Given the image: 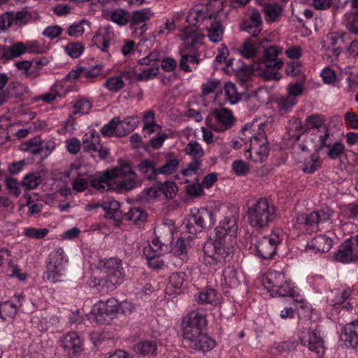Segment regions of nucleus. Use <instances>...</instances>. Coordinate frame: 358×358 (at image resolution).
<instances>
[{"label": "nucleus", "mask_w": 358, "mask_h": 358, "mask_svg": "<svg viewBox=\"0 0 358 358\" xmlns=\"http://www.w3.org/2000/svg\"><path fill=\"white\" fill-rule=\"evenodd\" d=\"M297 102V98H292L287 95L278 97L275 101L278 112L281 115L291 112Z\"/></svg>", "instance_id": "38"}, {"label": "nucleus", "mask_w": 358, "mask_h": 358, "mask_svg": "<svg viewBox=\"0 0 358 358\" xmlns=\"http://www.w3.org/2000/svg\"><path fill=\"white\" fill-rule=\"evenodd\" d=\"M169 241L156 236L152 241V245L144 248L143 252L150 268L159 270L165 266V263L159 257L170 250Z\"/></svg>", "instance_id": "7"}, {"label": "nucleus", "mask_w": 358, "mask_h": 358, "mask_svg": "<svg viewBox=\"0 0 358 358\" xmlns=\"http://www.w3.org/2000/svg\"><path fill=\"white\" fill-rule=\"evenodd\" d=\"M313 310L311 305L306 300L296 301L294 300L292 306L286 307L282 310V313H308Z\"/></svg>", "instance_id": "46"}, {"label": "nucleus", "mask_w": 358, "mask_h": 358, "mask_svg": "<svg viewBox=\"0 0 358 358\" xmlns=\"http://www.w3.org/2000/svg\"><path fill=\"white\" fill-rule=\"evenodd\" d=\"M120 304L117 299L110 298L106 301H99L94 305L90 313H120Z\"/></svg>", "instance_id": "29"}, {"label": "nucleus", "mask_w": 358, "mask_h": 358, "mask_svg": "<svg viewBox=\"0 0 358 358\" xmlns=\"http://www.w3.org/2000/svg\"><path fill=\"white\" fill-rule=\"evenodd\" d=\"M282 236L278 232H272L262 237L255 245L256 255L262 260L273 259L277 254V248L282 243Z\"/></svg>", "instance_id": "6"}, {"label": "nucleus", "mask_w": 358, "mask_h": 358, "mask_svg": "<svg viewBox=\"0 0 358 358\" xmlns=\"http://www.w3.org/2000/svg\"><path fill=\"white\" fill-rule=\"evenodd\" d=\"M229 55V50L228 48L225 45L222 44L221 48H219V52L215 57V60L220 64L226 63L227 66H232L234 64V59H227Z\"/></svg>", "instance_id": "63"}, {"label": "nucleus", "mask_w": 358, "mask_h": 358, "mask_svg": "<svg viewBox=\"0 0 358 358\" xmlns=\"http://www.w3.org/2000/svg\"><path fill=\"white\" fill-rule=\"evenodd\" d=\"M282 49L271 45L264 50V58L252 66V71H259V74L267 80H279L280 76L275 69L282 67L283 62L277 57L281 53Z\"/></svg>", "instance_id": "4"}, {"label": "nucleus", "mask_w": 358, "mask_h": 358, "mask_svg": "<svg viewBox=\"0 0 358 358\" xmlns=\"http://www.w3.org/2000/svg\"><path fill=\"white\" fill-rule=\"evenodd\" d=\"M211 13L214 12L209 9L208 4L206 7L203 6H196L189 11L186 17V22L190 26H196L199 23H203L205 24L208 15Z\"/></svg>", "instance_id": "23"}, {"label": "nucleus", "mask_w": 358, "mask_h": 358, "mask_svg": "<svg viewBox=\"0 0 358 358\" xmlns=\"http://www.w3.org/2000/svg\"><path fill=\"white\" fill-rule=\"evenodd\" d=\"M23 150L31 152L33 155H40L41 156V138L40 136H36L23 145Z\"/></svg>", "instance_id": "53"}, {"label": "nucleus", "mask_w": 358, "mask_h": 358, "mask_svg": "<svg viewBox=\"0 0 358 358\" xmlns=\"http://www.w3.org/2000/svg\"><path fill=\"white\" fill-rule=\"evenodd\" d=\"M115 171H110L109 169L98 173L91 181L92 187L101 192L114 189L115 188L112 186V182L115 179Z\"/></svg>", "instance_id": "19"}, {"label": "nucleus", "mask_w": 358, "mask_h": 358, "mask_svg": "<svg viewBox=\"0 0 358 358\" xmlns=\"http://www.w3.org/2000/svg\"><path fill=\"white\" fill-rule=\"evenodd\" d=\"M138 169L143 174H147L148 180H155L159 175L156 164L150 159L143 160L137 166Z\"/></svg>", "instance_id": "39"}, {"label": "nucleus", "mask_w": 358, "mask_h": 358, "mask_svg": "<svg viewBox=\"0 0 358 358\" xmlns=\"http://www.w3.org/2000/svg\"><path fill=\"white\" fill-rule=\"evenodd\" d=\"M344 34H339L338 32L329 33L325 36V40L323 41L322 48L329 50L331 48L336 46L339 40L343 41Z\"/></svg>", "instance_id": "56"}, {"label": "nucleus", "mask_w": 358, "mask_h": 358, "mask_svg": "<svg viewBox=\"0 0 358 358\" xmlns=\"http://www.w3.org/2000/svg\"><path fill=\"white\" fill-rule=\"evenodd\" d=\"M122 123L127 126L126 130H119L118 136H123L135 129L139 124V119L137 116L128 117L124 119Z\"/></svg>", "instance_id": "55"}, {"label": "nucleus", "mask_w": 358, "mask_h": 358, "mask_svg": "<svg viewBox=\"0 0 358 358\" xmlns=\"http://www.w3.org/2000/svg\"><path fill=\"white\" fill-rule=\"evenodd\" d=\"M222 276L225 285L230 288H236L240 285L237 271L232 266H228L224 269Z\"/></svg>", "instance_id": "42"}, {"label": "nucleus", "mask_w": 358, "mask_h": 358, "mask_svg": "<svg viewBox=\"0 0 358 358\" xmlns=\"http://www.w3.org/2000/svg\"><path fill=\"white\" fill-rule=\"evenodd\" d=\"M341 340L347 348H355L358 345V321H353L344 327Z\"/></svg>", "instance_id": "20"}, {"label": "nucleus", "mask_w": 358, "mask_h": 358, "mask_svg": "<svg viewBox=\"0 0 358 358\" xmlns=\"http://www.w3.org/2000/svg\"><path fill=\"white\" fill-rule=\"evenodd\" d=\"M216 222V217L213 211L201 208L196 210L189 218L185 219L182 223L183 229L189 236L187 238L194 237L198 232L208 229L213 227Z\"/></svg>", "instance_id": "5"}, {"label": "nucleus", "mask_w": 358, "mask_h": 358, "mask_svg": "<svg viewBox=\"0 0 358 358\" xmlns=\"http://www.w3.org/2000/svg\"><path fill=\"white\" fill-rule=\"evenodd\" d=\"M109 91L117 92L124 88L125 84L120 76L108 78L103 85Z\"/></svg>", "instance_id": "52"}, {"label": "nucleus", "mask_w": 358, "mask_h": 358, "mask_svg": "<svg viewBox=\"0 0 358 358\" xmlns=\"http://www.w3.org/2000/svg\"><path fill=\"white\" fill-rule=\"evenodd\" d=\"M236 71V76L240 85L244 87L246 82L250 78V69L245 64H242L237 69H234Z\"/></svg>", "instance_id": "57"}, {"label": "nucleus", "mask_w": 358, "mask_h": 358, "mask_svg": "<svg viewBox=\"0 0 358 358\" xmlns=\"http://www.w3.org/2000/svg\"><path fill=\"white\" fill-rule=\"evenodd\" d=\"M182 37L186 48L191 49L196 48L197 45L202 43L203 35L194 31H184Z\"/></svg>", "instance_id": "41"}, {"label": "nucleus", "mask_w": 358, "mask_h": 358, "mask_svg": "<svg viewBox=\"0 0 358 358\" xmlns=\"http://www.w3.org/2000/svg\"><path fill=\"white\" fill-rule=\"evenodd\" d=\"M132 350L139 357H154L157 353V343L149 339L140 341L132 346Z\"/></svg>", "instance_id": "22"}, {"label": "nucleus", "mask_w": 358, "mask_h": 358, "mask_svg": "<svg viewBox=\"0 0 358 358\" xmlns=\"http://www.w3.org/2000/svg\"><path fill=\"white\" fill-rule=\"evenodd\" d=\"M121 120L119 117H113L108 123L106 124L101 129L104 136H112L115 134L118 136V131L120 130Z\"/></svg>", "instance_id": "49"}, {"label": "nucleus", "mask_w": 358, "mask_h": 358, "mask_svg": "<svg viewBox=\"0 0 358 358\" xmlns=\"http://www.w3.org/2000/svg\"><path fill=\"white\" fill-rule=\"evenodd\" d=\"M0 49L2 50L1 58L5 60H11L26 52V48L22 42L13 43L10 46L0 45Z\"/></svg>", "instance_id": "31"}, {"label": "nucleus", "mask_w": 358, "mask_h": 358, "mask_svg": "<svg viewBox=\"0 0 358 358\" xmlns=\"http://www.w3.org/2000/svg\"><path fill=\"white\" fill-rule=\"evenodd\" d=\"M335 260L343 264L356 262L358 260V250L354 246L350 238L345 240L334 254Z\"/></svg>", "instance_id": "14"}, {"label": "nucleus", "mask_w": 358, "mask_h": 358, "mask_svg": "<svg viewBox=\"0 0 358 358\" xmlns=\"http://www.w3.org/2000/svg\"><path fill=\"white\" fill-rule=\"evenodd\" d=\"M305 127L307 132L313 130L312 134L315 136L317 142H320V146L326 145L330 129L325 124L322 115L313 114L307 117L305 120Z\"/></svg>", "instance_id": "10"}, {"label": "nucleus", "mask_w": 358, "mask_h": 358, "mask_svg": "<svg viewBox=\"0 0 358 358\" xmlns=\"http://www.w3.org/2000/svg\"><path fill=\"white\" fill-rule=\"evenodd\" d=\"M159 187H161V192L169 199L175 197L178 191V187L173 181L159 182Z\"/></svg>", "instance_id": "51"}, {"label": "nucleus", "mask_w": 358, "mask_h": 358, "mask_svg": "<svg viewBox=\"0 0 358 358\" xmlns=\"http://www.w3.org/2000/svg\"><path fill=\"white\" fill-rule=\"evenodd\" d=\"M237 218L225 217L215 228V238L208 240L203 245V262L210 266H222L226 259L233 253L238 231Z\"/></svg>", "instance_id": "1"}, {"label": "nucleus", "mask_w": 358, "mask_h": 358, "mask_svg": "<svg viewBox=\"0 0 358 358\" xmlns=\"http://www.w3.org/2000/svg\"><path fill=\"white\" fill-rule=\"evenodd\" d=\"M333 241L325 235H318L306 245V250H315V252H327L332 247Z\"/></svg>", "instance_id": "30"}, {"label": "nucleus", "mask_w": 358, "mask_h": 358, "mask_svg": "<svg viewBox=\"0 0 358 358\" xmlns=\"http://www.w3.org/2000/svg\"><path fill=\"white\" fill-rule=\"evenodd\" d=\"M218 13H211L208 15L204 24L208 31V36L210 41L218 43L222 40L224 28L217 17Z\"/></svg>", "instance_id": "13"}, {"label": "nucleus", "mask_w": 358, "mask_h": 358, "mask_svg": "<svg viewBox=\"0 0 358 358\" xmlns=\"http://www.w3.org/2000/svg\"><path fill=\"white\" fill-rule=\"evenodd\" d=\"M206 326L207 320L204 315H185L181 323L184 341L203 332Z\"/></svg>", "instance_id": "9"}, {"label": "nucleus", "mask_w": 358, "mask_h": 358, "mask_svg": "<svg viewBox=\"0 0 358 358\" xmlns=\"http://www.w3.org/2000/svg\"><path fill=\"white\" fill-rule=\"evenodd\" d=\"M148 19V12L143 10H137L133 13L131 17H129V22L137 34L142 35L148 29L145 22Z\"/></svg>", "instance_id": "26"}, {"label": "nucleus", "mask_w": 358, "mask_h": 358, "mask_svg": "<svg viewBox=\"0 0 358 358\" xmlns=\"http://www.w3.org/2000/svg\"><path fill=\"white\" fill-rule=\"evenodd\" d=\"M285 275L282 272L273 271L270 273L264 279L263 284L264 287L273 295V292L277 287H279L285 282Z\"/></svg>", "instance_id": "32"}, {"label": "nucleus", "mask_w": 358, "mask_h": 358, "mask_svg": "<svg viewBox=\"0 0 358 358\" xmlns=\"http://www.w3.org/2000/svg\"><path fill=\"white\" fill-rule=\"evenodd\" d=\"M159 73L157 66L144 69L141 73H138L137 80L138 81H147L154 78Z\"/></svg>", "instance_id": "64"}, {"label": "nucleus", "mask_w": 358, "mask_h": 358, "mask_svg": "<svg viewBox=\"0 0 358 358\" xmlns=\"http://www.w3.org/2000/svg\"><path fill=\"white\" fill-rule=\"evenodd\" d=\"M120 204L117 201L103 203L101 208L106 212V217L113 219L120 222L123 218L122 211L120 210Z\"/></svg>", "instance_id": "35"}, {"label": "nucleus", "mask_w": 358, "mask_h": 358, "mask_svg": "<svg viewBox=\"0 0 358 358\" xmlns=\"http://www.w3.org/2000/svg\"><path fill=\"white\" fill-rule=\"evenodd\" d=\"M137 179L138 178H127V176H124L122 180H119L116 182L117 187L119 190H123L126 192L130 191L136 187Z\"/></svg>", "instance_id": "59"}, {"label": "nucleus", "mask_w": 358, "mask_h": 358, "mask_svg": "<svg viewBox=\"0 0 358 358\" xmlns=\"http://www.w3.org/2000/svg\"><path fill=\"white\" fill-rule=\"evenodd\" d=\"M332 134H329L326 145L320 146V142H316L314 145V150L315 152L323 150L324 148H328L327 152V156L330 159H336L340 158L345 154V148L344 144L341 141H336L333 143L331 140Z\"/></svg>", "instance_id": "16"}, {"label": "nucleus", "mask_w": 358, "mask_h": 358, "mask_svg": "<svg viewBox=\"0 0 358 358\" xmlns=\"http://www.w3.org/2000/svg\"><path fill=\"white\" fill-rule=\"evenodd\" d=\"M277 216V208L266 197H260L247 202V222L256 230L268 228L276 220Z\"/></svg>", "instance_id": "3"}, {"label": "nucleus", "mask_w": 358, "mask_h": 358, "mask_svg": "<svg viewBox=\"0 0 358 358\" xmlns=\"http://www.w3.org/2000/svg\"><path fill=\"white\" fill-rule=\"evenodd\" d=\"M322 166L321 158L315 153L306 158L303 162L302 170L306 173H313Z\"/></svg>", "instance_id": "45"}, {"label": "nucleus", "mask_w": 358, "mask_h": 358, "mask_svg": "<svg viewBox=\"0 0 358 358\" xmlns=\"http://www.w3.org/2000/svg\"><path fill=\"white\" fill-rule=\"evenodd\" d=\"M241 29L256 38L262 30V18L260 12L253 9L241 24Z\"/></svg>", "instance_id": "12"}, {"label": "nucleus", "mask_w": 358, "mask_h": 358, "mask_svg": "<svg viewBox=\"0 0 358 358\" xmlns=\"http://www.w3.org/2000/svg\"><path fill=\"white\" fill-rule=\"evenodd\" d=\"M195 299L200 304H210L211 306L220 305L222 301L221 294L213 288H206L195 295Z\"/></svg>", "instance_id": "28"}, {"label": "nucleus", "mask_w": 358, "mask_h": 358, "mask_svg": "<svg viewBox=\"0 0 358 358\" xmlns=\"http://www.w3.org/2000/svg\"><path fill=\"white\" fill-rule=\"evenodd\" d=\"M224 92L227 99L231 104H236L239 102L245 94L243 92H238L236 85L231 82H228L225 84Z\"/></svg>", "instance_id": "44"}, {"label": "nucleus", "mask_w": 358, "mask_h": 358, "mask_svg": "<svg viewBox=\"0 0 358 358\" xmlns=\"http://www.w3.org/2000/svg\"><path fill=\"white\" fill-rule=\"evenodd\" d=\"M124 216L127 220L137 223L138 222H144L147 219V213L142 208L133 207Z\"/></svg>", "instance_id": "50"}, {"label": "nucleus", "mask_w": 358, "mask_h": 358, "mask_svg": "<svg viewBox=\"0 0 358 358\" xmlns=\"http://www.w3.org/2000/svg\"><path fill=\"white\" fill-rule=\"evenodd\" d=\"M23 85L18 81H13L9 83L7 88L5 90V92L7 96L10 97H20L22 94V90Z\"/></svg>", "instance_id": "62"}, {"label": "nucleus", "mask_w": 358, "mask_h": 358, "mask_svg": "<svg viewBox=\"0 0 358 358\" xmlns=\"http://www.w3.org/2000/svg\"><path fill=\"white\" fill-rule=\"evenodd\" d=\"M110 171H115V178L121 176H127L128 174L131 175V177L138 178L136 173L129 163H121L120 167L113 169Z\"/></svg>", "instance_id": "61"}, {"label": "nucleus", "mask_w": 358, "mask_h": 358, "mask_svg": "<svg viewBox=\"0 0 358 358\" xmlns=\"http://www.w3.org/2000/svg\"><path fill=\"white\" fill-rule=\"evenodd\" d=\"M39 16L36 13H30L27 10H19L13 13L14 24L22 27L32 21L36 20Z\"/></svg>", "instance_id": "43"}, {"label": "nucleus", "mask_w": 358, "mask_h": 358, "mask_svg": "<svg viewBox=\"0 0 358 358\" xmlns=\"http://www.w3.org/2000/svg\"><path fill=\"white\" fill-rule=\"evenodd\" d=\"M184 152L192 159L201 160L204 156V151L201 145L196 141H189L184 148Z\"/></svg>", "instance_id": "47"}, {"label": "nucleus", "mask_w": 358, "mask_h": 358, "mask_svg": "<svg viewBox=\"0 0 358 358\" xmlns=\"http://www.w3.org/2000/svg\"><path fill=\"white\" fill-rule=\"evenodd\" d=\"M98 268L105 274L101 278H94L93 286L100 292L106 294L116 289L125 280L126 275L120 259L110 257L101 259Z\"/></svg>", "instance_id": "2"}, {"label": "nucleus", "mask_w": 358, "mask_h": 358, "mask_svg": "<svg viewBox=\"0 0 358 358\" xmlns=\"http://www.w3.org/2000/svg\"><path fill=\"white\" fill-rule=\"evenodd\" d=\"M180 161L172 152H169L165 155L164 164L158 168L159 174L169 176L176 172L179 167Z\"/></svg>", "instance_id": "34"}, {"label": "nucleus", "mask_w": 358, "mask_h": 358, "mask_svg": "<svg viewBox=\"0 0 358 358\" xmlns=\"http://www.w3.org/2000/svg\"><path fill=\"white\" fill-rule=\"evenodd\" d=\"M83 149L85 152L90 153L94 157L96 155L94 152L98 150V147L101 143V137L98 132L92 130L89 133H86L82 139Z\"/></svg>", "instance_id": "25"}, {"label": "nucleus", "mask_w": 358, "mask_h": 358, "mask_svg": "<svg viewBox=\"0 0 358 358\" xmlns=\"http://www.w3.org/2000/svg\"><path fill=\"white\" fill-rule=\"evenodd\" d=\"M42 182V176L39 172L29 173L22 180V187L27 190L36 188Z\"/></svg>", "instance_id": "48"}, {"label": "nucleus", "mask_w": 358, "mask_h": 358, "mask_svg": "<svg viewBox=\"0 0 358 358\" xmlns=\"http://www.w3.org/2000/svg\"><path fill=\"white\" fill-rule=\"evenodd\" d=\"M114 36L113 32L105 28L94 36L92 43L102 52H108L110 45L113 42Z\"/></svg>", "instance_id": "27"}, {"label": "nucleus", "mask_w": 358, "mask_h": 358, "mask_svg": "<svg viewBox=\"0 0 358 358\" xmlns=\"http://www.w3.org/2000/svg\"><path fill=\"white\" fill-rule=\"evenodd\" d=\"M185 342L190 348L201 352L210 351L216 345L215 340L203 332L194 336V338L186 340Z\"/></svg>", "instance_id": "15"}, {"label": "nucleus", "mask_w": 358, "mask_h": 358, "mask_svg": "<svg viewBox=\"0 0 358 358\" xmlns=\"http://www.w3.org/2000/svg\"><path fill=\"white\" fill-rule=\"evenodd\" d=\"M263 11L267 22H275L282 15V7L278 3H267L264 6Z\"/></svg>", "instance_id": "40"}, {"label": "nucleus", "mask_w": 358, "mask_h": 358, "mask_svg": "<svg viewBox=\"0 0 358 358\" xmlns=\"http://www.w3.org/2000/svg\"><path fill=\"white\" fill-rule=\"evenodd\" d=\"M259 40L247 39L241 45L238 51L241 56L245 59H251L257 55L259 45L261 43H257Z\"/></svg>", "instance_id": "36"}, {"label": "nucleus", "mask_w": 358, "mask_h": 358, "mask_svg": "<svg viewBox=\"0 0 358 358\" xmlns=\"http://www.w3.org/2000/svg\"><path fill=\"white\" fill-rule=\"evenodd\" d=\"M200 62L201 59L199 55L184 53L181 55L180 59L179 60V67L185 72H192L193 70L196 69Z\"/></svg>", "instance_id": "33"}, {"label": "nucleus", "mask_w": 358, "mask_h": 358, "mask_svg": "<svg viewBox=\"0 0 358 358\" xmlns=\"http://www.w3.org/2000/svg\"><path fill=\"white\" fill-rule=\"evenodd\" d=\"M206 124L217 132L225 131L232 127L235 117L231 111L226 108H216L205 120Z\"/></svg>", "instance_id": "8"}, {"label": "nucleus", "mask_w": 358, "mask_h": 358, "mask_svg": "<svg viewBox=\"0 0 358 358\" xmlns=\"http://www.w3.org/2000/svg\"><path fill=\"white\" fill-rule=\"evenodd\" d=\"M306 131L305 124L298 117H292L289 123L288 135L290 139L296 141Z\"/></svg>", "instance_id": "37"}, {"label": "nucleus", "mask_w": 358, "mask_h": 358, "mask_svg": "<svg viewBox=\"0 0 358 358\" xmlns=\"http://www.w3.org/2000/svg\"><path fill=\"white\" fill-rule=\"evenodd\" d=\"M62 348L68 356L73 357L82 351V342L75 332L67 333L59 340Z\"/></svg>", "instance_id": "17"}, {"label": "nucleus", "mask_w": 358, "mask_h": 358, "mask_svg": "<svg viewBox=\"0 0 358 358\" xmlns=\"http://www.w3.org/2000/svg\"><path fill=\"white\" fill-rule=\"evenodd\" d=\"M67 262L68 260L65 259L63 249L58 248L51 252L49 255L48 262L46 265L47 271L45 274L47 279L52 282H56L58 280V277L62 275L65 264Z\"/></svg>", "instance_id": "11"}, {"label": "nucleus", "mask_w": 358, "mask_h": 358, "mask_svg": "<svg viewBox=\"0 0 358 358\" xmlns=\"http://www.w3.org/2000/svg\"><path fill=\"white\" fill-rule=\"evenodd\" d=\"M110 20L118 25H125L129 21L128 12L122 9H116L111 12Z\"/></svg>", "instance_id": "54"}, {"label": "nucleus", "mask_w": 358, "mask_h": 358, "mask_svg": "<svg viewBox=\"0 0 358 358\" xmlns=\"http://www.w3.org/2000/svg\"><path fill=\"white\" fill-rule=\"evenodd\" d=\"M48 232L49 230L47 228L29 227L24 229V235L29 238L42 239L47 236Z\"/></svg>", "instance_id": "60"}, {"label": "nucleus", "mask_w": 358, "mask_h": 358, "mask_svg": "<svg viewBox=\"0 0 358 358\" xmlns=\"http://www.w3.org/2000/svg\"><path fill=\"white\" fill-rule=\"evenodd\" d=\"M84 49V45L80 42L70 43L65 47L66 52L71 58H78L83 52Z\"/></svg>", "instance_id": "58"}, {"label": "nucleus", "mask_w": 358, "mask_h": 358, "mask_svg": "<svg viewBox=\"0 0 358 358\" xmlns=\"http://www.w3.org/2000/svg\"><path fill=\"white\" fill-rule=\"evenodd\" d=\"M268 152V143L257 144L256 148H252L250 143L249 148L245 152V157L255 163H262L267 158Z\"/></svg>", "instance_id": "24"}, {"label": "nucleus", "mask_w": 358, "mask_h": 358, "mask_svg": "<svg viewBox=\"0 0 358 358\" xmlns=\"http://www.w3.org/2000/svg\"><path fill=\"white\" fill-rule=\"evenodd\" d=\"M331 217V214L324 210L311 212L310 213L298 214L296 221L299 224H303L308 227L317 225L320 222H324Z\"/></svg>", "instance_id": "18"}, {"label": "nucleus", "mask_w": 358, "mask_h": 358, "mask_svg": "<svg viewBox=\"0 0 358 358\" xmlns=\"http://www.w3.org/2000/svg\"><path fill=\"white\" fill-rule=\"evenodd\" d=\"M301 343L305 346H308V349L316 354L323 352V340L320 334L317 332V329L308 331L306 334L299 338Z\"/></svg>", "instance_id": "21"}]
</instances>
